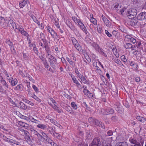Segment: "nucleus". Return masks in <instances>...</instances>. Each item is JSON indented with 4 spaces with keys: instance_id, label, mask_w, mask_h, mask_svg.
Masks as SVG:
<instances>
[{
    "instance_id": "nucleus-34",
    "label": "nucleus",
    "mask_w": 146,
    "mask_h": 146,
    "mask_svg": "<svg viewBox=\"0 0 146 146\" xmlns=\"http://www.w3.org/2000/svg\"><path fill=\"white\" fill-rule=\"evenodd\" d=\"M71 106L74 110H76L78 106L74 102H72L71 103Z\"/></svg>"
},
{
    "instance_id": "nucleus-12",
    "label": "nucleus",
    "mask_w": 146,
    "mask_h": 146,
    "mask_svg": "<svg viewBox=\"0 0 146 146\" xmlns=\"http://www.w3.org/2000/svg\"><path fill=\"white\" fill-rule=\"evenodd\" d=\"M124 47L127 49H131L132 50H133L134 48H136V45H132L131 44L126 43L124 44Z\"/></svg>"
},
{
    "instance_id": "nucleus-11",
    "label": "nucleus",
    "mask_w": 146,
    "mask_h": 146,
    "mask_svg": "<svg viewBox=\"0 0 146 146\" xmlns=\"http://www.w3.org/2000/svg\"><path fill=\"white\" fill-rule=\"evenodd\" d=\"M102 18L105 24L108 27H110L111 26V23L103 15L102 16Z\"/></svg>"
},
{
    "instance_id": "nucleus-44",
    "label": "nucleus",
    "mask_w": 146,
    "mask_h": 146,
    "mask_svg": "<svg viewBox=\"0 0 146 146\" xmlns=\"http://www.w3.org/2000/svg\"><path fill=\"white\" fill-rule=\"evenodd\" d=\"M74 45L78 50L79 51L80 50V46L78 42H77V44H74Z\"/></svg>"
},
{
    "instance_id": "nucleus-62",
    "label": "nucleus",
    "mask_w": 146,
    "mask_h": 146,
    "mask_svg": "<svg viewBox=\"0 0 146 146\" xmlns=\"http://www.w3.org/2000/svg\"><path fill=\"white\" fill-rule=\"evenodd\" d=\"M25 123V122H23L21 121H19L18 122V124L23 127Z\"/></svg>"
},
{
    "instance_id": "nucleus-61",
    "label": "nucleus",
    "mask_w": 146,
    "mask_h": 146,
    "mask_svg": "<svg viewBox=\"0 0 146 146\" xmlns=\"http://www.w3.org/2000/svg\"><path fill=\"white\" fill-rule=\"evenodd\" d=\"M33 98L35 99L38 102H39L40 101V99L35 95H34V96H33Z\"/></svg>"
},
{
    "instance_id": "nucleus-64",
    "label": "nucleus",
    "mask_w": 146,
    "mask_h": 146,
    "mask_svg": "<svg viewBox=\"0 0 146 146\" xmlns=\"http://www.w3.org/2000/svg\"><path fill=\"white\" fill-rule=\"evenodd\" d=\"M102 146H112L111 143H105V144L103 145Z\"/></svg>"
},
{
    "instance_id": "nucleus-55",
    "label": "nucleus",
    "mask_w": 146,
    "mask_h": 146,
    "mask_svg": "<svg viewBox=\"0 0 146 146\" xmlns=\"http://www.w3.org/2000/svg\"><path fill=\"white\" fill-rule=\"evenodd\" d=\"M107 134L108 136H111L113 134V131L111 130H109L108 131L107 133Z\"/></svg>"
},
{
    "instance_id": "nucleus-40",
    "label": "nucleus",
    "mask_w": 146,
    "mask_h": 146,
    "mask_svg": "<svg viewBox=\"0 0 146 146\" xmlns=\"http://www.w3.org/2000/svg\"><path fill=\"white\" fill-rule=\"evenodd\" d=\"M98 52L100 54H101L102 55L104 56L105 57H107V55L103 51V50L102 48H101L100 50H99Z\"/></svg>"
},
{
    "instance_id": "nucleus-16",
    "label": "nucleus",
    "mask_w": 146,
    "mask_h": 146,
    "mask_svg": "<svg viewBox=\"0 0 146 146\" xmlns=\"http://www.w3.org/2000/svg\"><path fill=\"white\" fill-rule=\"evenodd\" d=\"M40 139H42L43 141H44V140H45L50 145L52 144V143L53 142V141L48 136H47L46 138L42 137H41Z\"/></svg>"
},
{
    "instance_id": "nucleus-13",
    "label": "nucleus",
    "mask_w": 146,
    "mask_h": 146,
    "mask_svg": "<svg viewBox=\"0 0 146 146\" xmlns=\"http://www.w3.org/2000/svg\"><path fill=\"white\" fill-rule=\"evenodd\" d=\"M17 107L24 110H26L27 108V107L26 105L23 103L21 102H20L18 105H17Z\"/></svg>"
},
{
    "instance_id": "nucleus-47",
    "label": "nucleus",
    "mask_w": 146,
    "mask_h": 146,
    "mask_svg": "<svg viewBox=\"0 0 146 146\" xmlns=\"http://www.w3.org/2000/svg\"><path fill=\"white\" fill-rule=\"evenodd\" d=\"M0 136L3 138L4 140L5 141L7 142V140L8 139V138H7L6 136H5L4 135L2 134V133H0Z\"/></svg>"
},
{
    "instance_id": "nucleus-31",
    "label": "nucleus",
    "mask_w": 146,
    "mask_h": 146,
    "mask_svg": "<svg viewBox=\"0 0 146 146\" xmlns=\"http://www.w3.org/2000/svg\"><path fill=\"white\" fill-rule=\"evenodd\" d=\"M37 127L39 128L42 129H44L46 128L47 126L44 124H38L36 126Z\"/></svg>"
},
{
    "instance_id": "nucleus-35",
    "label": "nucleus",
    "mask_w": 146,
    "mask_h": 146,
    "mask_svg": "<svg viewBox=\"0 0 146 146\" xmlns=\"http://www.w3.org/2000/svg\"><path fill=\"white\" fill-rule=\"evenodd\" d=\"M136 42L134 44H135L134 45H136V47L137 49H139V48L141 45V43L140 42L137 41L136 39Z\"/></svg>"
},
{
    "instance_id": "nucleus-18",
    "label": "nucleus",
    "mask_w": 146,
    "mask_h": 146,
    "mask_svg": "<svg viewBox=\"0 0 146 146\" xmlns=\"http://www.w3.org/2000/svg\"><path fill=\"white\" fill-rule=\"evenodd\" d=\"M116 110L118 113H122L123 112V110L121 106H116L115 107Z\"/></svg>"
},
{
    "instance_id": "nucleus-42",
    "label": "nucleus",
    "mask_w": 146,
    "mask_h": 146,
    "mask_svg": "<svg viewBox=\"0 0 146 146\" xmlns=\"http://www.w3.org/2000/svg\"><path fill=\"white\" fill-rule=\"evenodd\" d=\"M71 40L73 44H77V42H78L77 40L74 37H72L71 38Z\"/></svg>"
},
{
    "instance_id": "nucleus-15",
    "label": "nucleus",
    "mask_w": 146,
    "mask_h": 146,
    "mask_svg": "<svg viewBox=\"0 0 146 146\" xmlns=\"http://www.w3.org/2000/svg\"><path fill=\"white\" fill-rule=\"evenodd\" d=\"M64 109L68 112H70V114L73 113H74L72 109L70 106L68 105L67 104H66Z\"/></svg>"
},
{
    "instance_id": "nucleus-2",
    "label": "nucleus",
    "mask_w": 146,
    "mask_h": 146,
    "mask_svg": "<svg viewBox=\"0 0 146 146\" xmlns=\"http://www.w3.org/2000/svg\"><path fill=\"white\" fill-rule=\"evenodd\" d=\"M137 13V11L135 9H133L130 10L127 13V15L129 19L135 17Z\"/></svg>"
},
{
    "instance_id": "nucleus-58",
    "label": "nucleus",
    "mask_w": 146,
    "mask_h": 146,
    "mask_svg": "<svg viewBox=\"0 0 146 146\" xmlns=\"http://www.w3.org/2000/svg\"><path fill=\"white\" fill-rule=\"evenodd\" d=\"M23 127H25L26 129H28L29 128V125L25 123H24Z\"/></svg>"
},
{
    "instance_id": "nucleus-19",
    "label": "nucleus",
    "mask_w": 146,
    "mask_h": 146,
    "mask_svg": "<svg viewBox=\"0 0 146 146\" xmlns=\"http://www.w3.org/2000/svg\"><path fill=\"white\" fill-rule=\"evenodd\" d=\"M125 38H126L129 39L128 40L130 41V42L133 43H134L136 42V39L133 37H130L129 36H126Z\"/></svg>"
},
{
    "instance_id": "nucleus-43",
    "label": "nucleus",
    "mask_w": 146,
    "mask_h": 146,
    "mask_svg": "<svg viewBox=\"0 0 146 146\" xmlns=\"http://www.w3.org/2000/svg\"><path fill=\"white\" fill-rule=\"evenodd\" d=\"M81 81H83L84 83L85 84H88L90 83L89 81L88 80H86L85 77L83 78V79L81 80Z\"/></svg>"
},
{
    "instance_id": "nucleus-4",
    "label": "nucleus",
    "mask_w": 146,
    "mask_h": 146,
    "mask_svg": "<svg viewBox=\"0 0 146 146\" xmlns=\"http://www.w3.org/2000/svg\"><path fill=\"white\" fill-rule=\"evenodd\" d=\"M48 130L50 133L54 137L57 139L60 138V135L54 131V129L52 127H48Z\"/></svg>"
},
{
    "instance_id": "nucleus-21",
    "label": "nucleus",
    "mask_w": 146,
    "mask_h": 146,
    "mask_svg": "<svg viewBox=\"0 0 146 146\" xmlns=\"http://www.w3.org/2000/svg\"><path fill=\"white\" fill-rule=\"evenodd\" d=\"M92 46L98 52L101 48L95 42L92 43Z\"/></svg>"
},
{
    "instance_id": "nucleus-10",
    "label": "nucleus",
    "mask_w": 146,
    "mask_h": 146,
    "mask_svg": "<svg viewBox=\"0 0 146 146\" xmlns=\"http://www.w3.org/2000/svg\"><path fill=\"white\" fill-rule=\"evenodd\" d=\"M130 19L131 20L130 21L129 24L131 26H136L137 25L138 20H139L137 17L133 18Z\"/></svg>"
},
{
    "instance_id": "nucleus-22",
    "label": "nucleus",
    "mask_w": 146,
    "mask_h": 146,
    "mask_svg": "<svg viewBox=\"0 0 146 146\" xmlns=\"http://www.w3.org/2000/svg\"><path fill=\"white\" fill-rule=\"evenodd\" d=\"M115 146H128V144L126 142H119L117 143Z\"/></svg>"
},
{
    "instance_id": "nucleus-56",
    "label": "nucleus",
    "mask_w": 146,
    "mask_h": 146,
    "mask_svg": "<svg viewBox=\"0 0 146 146\" xmlns=\"http://www.w3.org/2000/svg\"><path fill=\"white\" fill-rule=\"evenodd\" d=\"M22 131L23 132L24 135L25 136H27V135H29V132L26 130L23 129L22 130Z\"/></svg>"
},
{
    "instance_id": "nucleus-46",
    "label": "nucleus",
    "mask_w": 146,
    "mask_h": 146,
    "mask_svg": "<svg viewBox=\"0 0 146 146\" xmlns=\"http://www.w3.org/2000/svg\"><path fill=\"white\" fill-rule=\"evenodd\" d=\"M102 123V122H100V121L96 119L94 125H95L98 126H99L100 125V124Z\"/></svg>"
},
{
    "instance_id": "nucleus-53",
    "label": "nucleus",
    "mask_w": 146,
    "mask_h": 146,
    "mask_svg": "<svg viewBox=\"0 0 146 146\" xmlns=\"http://www.w3.org/2000/svg\"><path fill=\"white\" fill-rule=\"evenodd\" d=\"M32 87L36 92L37 93L39 92L38 90V88L35 85H33L32 86Z\"/></svg>"
},
{
    "instance_id": "nucleus-33",
    "label": "nucleus",
    "mask_w": 146,
    "mask_h": 146,
    "mask_svg": "<svg viewBox=\"0 0 146 146\" xmlns=\"http://www.w3.org/2000/svg\"><path fill=\"white\" fill-rule=\"evenodd\" d=\"M50 121L53 124L55 125H56L58 127H59L60 126V124L58 123V122L56 121V120L53 119H50Z\"/></svg>"
},
{
    "instance_id": "nucleus-20",
    "label": "nucleus",
    "mask_w": 146,
    "mask_h": 146,
    "mask_svg": "<svg viewBox=\"0 0 146 146\" xmlns=\"http://www.w3.org/2000/svg\"><path fill=\"white\" fill-rule=\"evenodd\" d=\"M44 48H45L46 52L48 54V56L50 55V49L49 47L48 46V44L44 45Z\"/></svg>"
},
{
    "instance_id": "nucleus-9",
    "label": "nucleus",
    "mask_w": 146,
    "mask_h": 146,
    "mask_svg": "<svg viewBox=\"0 0 146 146\" xmlns=\"http://www.w3.org/2000/svg\"><path fill=\"white\" fill-rule=\"evenodd\" d=\"M137 17L139 20H143L146 19V12H142L138 14Z\"/></svg>"
},
{
    "instance_id": "nucleus-49",
    "label": "nucleus",
    "mask_w": 146,
    "mask_h": 146,
    "mask_svg": "<svg viewBox=\"0 0 146 146\" xmlns=\"http://www.w3.org/2000/svg\"><path fill=\"white\" fill-rule=\"evenodd\" d=\"M6 43L9 45L10 47H12L13 46V43L9 40H6Z\"/></svg>"
},
{
    "instance_id": "nucleus-6",
    "label": "nucleus",
    "mask_w": 146,
    "mask_h": 146,
    "mask_svg": "<svg viewBox=\"0 0 146 146\" xmlns=\"http://www.w3.org/2000/svg\"><path fill=\"white\" fill-rule=\"evenodd\" d=\"M100 138L96 137L93 140L91 143V146H100Z\"/></svg>"
},
{
    "instance_id": "nucleus-45",
    "label": "nucleus",
    "mask_w": 146,
    "mask_h": 146,
    "mask_svg": "<svg viewBox=\"0 0 146 146\" xmlns=\"http://www.w3.org/2000/svg\"><path fill=\"white\" fill-rule=\"evenodd\" d=\"M75 72L77 76L79 75H80L81 74L79 72L77 68L76 67L74 68Z\"/></svg>"
},
{
    "instance_id": "nucleus-5",
    "label": "nucleus",
    "mask_w": 146,
    "mask_h": 146,
    "mask_svg": "<svg viewBox=\"0 0 146 146\" xmlns=\"http://www.w3.org/2000/svg\"><path fill=\"white\" fill-rule=\"evenodd\" d=\"M129 141L131 143L134 144V145L141 144L142 146L143 145L144 142L143 139L141 137L140 138L139 142L137 141L136 139L133 138L129 139Z\"/></svg>"
},
{
    "instance_id": "nucleus-14",
    "label": "nucleus",
    "mask_w": 146,
    "mask_h": 146,
    "mask_svg": "<svg viewBox=\"0 0 146 146\" xmlns=\"http://www.w3.org/2000/svg\"><path fill=\"white\" fill-rule=\"evenodd\" d=\"M9 80V82L11 84V85L12 86H15L17 83L18 81L16 78H15L14 80L13 78H10Z\"/></svg>"
},
{
    "instance_id": "nucleus-23",
    "label": "nucleus",
    "mask_w": 146,
    "mask_h": 146,
    "mask_svg": "<svg viewBox=\"0 0 146 146\" xmlns=\"http://www.w3.org/2000/svg\"><path fill=\"white\" fill-rule=\"evenodd\" d=\"M0 80L1 82L2 83L3 86H5L7 88H8V85L7 84L6 82L3 79V77L2 76L1 77Z\"/></svg>"
},
{
    "instance_id": "nucleus-60",
    "label": "nucleus",
    "mask_w": 146,
    "mask_h": 146,
    "mask_svg": "<svg viewBox=\"0 0 146 146\" xmlns=\"http://www.w3.org/2000/svg\"><path fill=\"white\" fill-rule=\"evenodd\" d=\"M66 24L69 28L72 25L71 22L69 21H66Z\"/></svg>"
},
{
    "instance_id": "nucleus-59",
    "label": "nucleus",
    "mask_w": 146,
    "mask_h": 146,
    "mask_svg": "<svg viewBox=\"0 0 146 146\" xmlns=\"http://www.w3.org/2000/svg\"><path fill=\"white\" fill-rule=\"evenodd\" d=\"M111 120L113 121H116L117 120V118L116 116H112L111 119Z\"/></svg>"
},
{
    "instance_id": "nucleus-51",
    "label": "nucleus",
    "mask_w": 146,
    "mask_h": 146,
    "mask_svg": "<svg viewBox=\"0 0 146 146\" xmlns=\"http://www.w3.org/2000/svg\"><path fill=\"white\" fill-rule=\"evenodd\" d=\"M121 59L122 61L124 62H127V59L124 55H122L121 57Z\"/></svg>"
},
{
    "instance_id": "nucleus-54",
    "label": "nucleus",
    "mask_w": 146,
    "mask_h": 146,
    "mask_svg": "<svg viewBox=\"0 0 146 146\" xmlns=\"http://www.w3.org/2000/svg\"><path fill=\"white\" fill-rule=\"evenodd\" d=\"M89 98H91L93 96V93H91L89 91L88 92V93L87 95Z\"/></svg>"
},
{
    "instance_id": "nucleus-25",
    "label": "nucleus",
    "mask_w": 146,
    "mask_h": 146,
    "mask_svg": "<svg viewBox=\"0 0 146 146\" xmlns=\"http://www.w3.org/2000/svg\"><path fill=\"white\" fill-rule=\"evenodd\" d=\"M80 29L82 30V31L86 34L88 33V31L86 28L85 26L84 25V24H81V25L80 26Z\"/></svg>"
},
{
    "instance_id": "nucleus-57",
    "label": "nucleus",
    "mask_w": 146,
    "mask_h": 146,
    "mask_svg": "<svg viewBox=\"0 0 146 146\" xmlns=\"http://www.w3.org/2000/svg\"><path fill=\"white\" fill-rule=\"evenodd\" d=\"M105 33L108 37H110L112 36L111 34L107 30H105Z\"/></svg>"
},
{
    "instance_id": "nucleus-48",
    "label": "nucleus",
    "mask_w": 146,
    "mask_h": 146,
    "mask_svg": "<svg viewBox=\"0 0 146 146\" xmlns=\"http://www.w3.org/2000/svg\"><path fill=\"white\" fill-rule=\"evenodd\" d=\"M33 50L35 53L36 54L38 55V50L37 49V48L36 47L35 45L34 46H33Z\"/></svg>"
},
{
    "instance_id": "nucleus-52",
    "label": "nucleus",
    "mask_w": 146,
    "mask_h": 146,
    "mask_svg": "<svg viewBox=\"0 0 146 146\" xmlns=\"http://www.w3.org/2000/svg\"><path fill=\"white\" fill-rule=\"evenodd\" d=\"M9 101L11 102L12 104H13L16 107H17V104L16 103L14 102L12 100V99L9 98Z\"/></svg>"
},
{
    "instance_id": "nucleus-32",
    "label": "nucleus",
    "mask_w": 146,
    "mask_h": 146,
    "mask_svg": "<svg viewBox=\"0 0 146 146\" xmlns=\"http://www.w3.org/2000/svg\"><path fill=\"white\" fill-rule=\"evenodd\" d=\"M96 119L93 117H90L88 119L89 122L92 124L94 125Z\"/></svg>"
},
{
    "instance_id": "nucleus-27",
    "label": "nucleus",
    "mask_w": 146,
    "mask_h": 146,
    "mask_svg": "<svg viewBox=\"0 0 146 146\" xmlns=\"http://www.w3.org/2000/svg\"><path fill=\"white\" fill-rule=\"evenodd\" d=\"M27 4V2L26 1L23 0L22 1L19 3V5L21 8L23 7Z\"/></svg>"
},
{
    "instance_id": "nucleus-29",
    "label": "nucleus",
    "mask_w": 146,
    "mask_h": 146,
    "mask_svg": "<svg viewBox=\"0 0 146 146\" xmlns=\"http://www.w3.org/2000/svg\"><path fill=\"white\" fill-rule=\"evenodd\" d=\"M30 119L33 122L35 123H36L39 124L40 123V121H39L38 120L34 118V117L32 116H31L29 117Z\"/></svg>"
},
{
    "instance_id": "nucleus-50",
    "label": "nucleus",
    "mask_w": 146,
    "mask_h": 146,
    "mask_svg": "<svg viewBox=\"0 0 146 146\" xmlns=\"http://www.w3.org/2000/svg\"><path fill=\"white\" fill-rule=\"evenodd\" d=\"M22 86V85L21 84L18 85L15 88V89L16 90H20L21 89Z\"/></svg>"
},
{
    "instance_id": "nucleus-7",
    "label": "nucleus",
    "mask_w": 146,
    "mask_h": 146,
    "mask_svg": "<svg viewBox=\"0 0 146 146\" xmlns=\"http://www.w3.org/2000/svg\"><path fill=\"white\" fill-rule=\"evenodd\" d=\"M47 31L50 33L52 37L53 38H56V36H58L57 34L55 32L53 29L49 27H47Z\"/></svg>"
},
{
    "instance_id": "nucleus-3",
    "label": "nucleus",
    "mask_w": 146,
    "mask_h": 146,
    "mask_svg": "<svg viewBox=\"0 0 146 146\" xmlns=\"http://www.w3.org/2000/svg\"><path fill=\"white\" fill-rule=\"evenodd\" d=\"M114 112V111L111 108H108L107 109H102L101 114L104 115L112 114Z\"/></svg>"
},
{
    "instance_id": "nucleus-63",
    "label": "nucleus",
    "mask_w": 146,
    "mask_h": 146,
    "mask_svg": "<svg viewBox=\"0 0 146 146\" xmlns=\"http://www.w3.org/2000/svg\"><path fill=\"white\" fill-rule=\"evenodd\" d=\"M78 146H88V145L84 142H82L81 144L79 145Z\"/></svg>"
},
{
    "instance_id": "nucleus-30",
    "label": "nucleus",
    "mask_w": 146,
    "mask_h": 146,
    "mask_svg": "<svg viewBox=\"0 0 146 146\" xmlns=\"http://www.w3.org/2000/svg\"><path fill=\"white\" fill-rule=\"evenodd\" d=\"M91 15H90V21L91 22L93 23L94 25H97V22L96 19L94 18L92 16L91 17Z\"/></svg>"
},
{
    "instance_id": "nucleus-17",
    "label": "nucleus",
    "mask_w": 146,
    "mask_h": 146,
    "mask_svg": "<svg viewBox=\"0 0 146 146\" xmlns=\"http://www.w3.org/2000/svg\"><path fill=\"white\" fill-rule=\"evenodd\" d=\"M112 60L114 61L115 63L118 64L119 65L122 66L123 67H125V66L122 64V62L119 60L117 59L116 58L113 57L112 58Z\"/></svg>"
},
{
    "instance_id": "nucleus-41",
    "label": "nucleus",
    "mask_w": 146,
    "mask_h": 146,
    "mask_svg": "<svg viewBox=\"0 0 146 146\" xmlns=\"http://www.w3.org/2000/svg\"><path fill=\"white\" fill-rule=\"evenodd\" d=\"M48 61L49 62L51 66L52 67L54 68L55 67V66L54 63V61L48 58Z\"/></svg>"
},
{
    "instance_id": "nucleus-37",
    "label": "nucleus",
    "mask_w": 146,
    "mask_h": 146,
    "mask_svg": "<svg viewBox=\"0 0 146 146\" xmlns=\"http://www.w3.org/2000/svg\"><path fill=\"white\" fill-rule=\"evenodd\" d=\"M97 29L98 32L99 33L101 34L102 33V27L99 25H98L97 26Z\"/></svg>"
},
{
    "instance_id": "nucleus-24",
    "label": "nucleus",
    "mask_w": 146,
    "mask_h": 146,
    "mask_svg": "<svg viewBox=\"0 0 146 146\" xmlns=\"http://www.w3.org/2000/svg\"><path fill=\"white\" fill-rule=\"evenodd\" d=\"M136 119L141 122L144 123L146 121V119L145 118L139 116H137L136 117Z\"/></svg>"
},
{
    "instance_id": "nucleus-38",
    "label": "nucleus",
    "mask_w": 146,
    "mask_h": 146,
    "mask_svg": "<svg viewBox=\"0 0 146 146\" xmlns=\"http://www.w3.org/2000/svg\"><path fill=\"white\" fill-rule=\"evenodd\" d=\"M139 49H136L134 48V50H135V51H134V52H133V54L134 55H138V54H139L140 53V50H139Z\"/></svg>"
},
{
    "instance_id": "nucleus-1",
    "label": "nucleus",
    "mask_w": 146,
    "mask_h": 146,
    "mask_svg": "<svg viewBox=\"0 0 146 146\" xmlns=\"http://www.w3.org/2000/svg\"><path fill=\"white\" fill-rule=\"evenodd\" d=\"M0 23L1 26L2 27H7L9 25V24H11L13 28H14V26H16V24L12 19H7L4 18L3 17H0Z\"/></svg>"
},
{
    "instance_id": "nucleus-8",
    "label": "nucleus",
    "mask_w": 146,
    "mask_h": 146,
    "mask_svg": "<svg viewBox=\"0 0 146 146\" xmlns=\"http://www.w3.org/2000/svg\"><path fill=\"white\" fill-rule=\"evenodd\" d=\"M31 135H33L35 138H40L41 137H42V136H41V135L39 134L36 130L34 129H32L31 130Z\"/></svg>"
},
{
    "instance_id": "nucleus-39",
    "label": "nucleus",
    "mask_w": 146,
    "mask_h": 146,
    "mask_svg": "<svg viewBox=\"0 0 146 146\" xmlns=\"http://www.w3.org/2000/svg\"><path fill=\"white\" fill-rule=\"evenodd\" d=\"M23 101L25 102L28 104L32 106H34V103L31 102V101L27 99H25Z\"/></svg>"
},
{
    "instance_id": "nucleus-36",
    "label": "nucleus",
    "mask_w": 146,
    "mask_h": 146,
    "mask_svg": "<svg viewBox=\"0 0 146 146\" xmlns=\"http://www.w3.org/2000/svg\"><path fill=\"white\" fill-rule=\"evenodd\" d=\"M48 58L49 59L52 60L54 62H57V60L56 58L53 56L52 55H50L49 56Z\"/></svg>"
},
{
    "instance_id": "nucleus-28",
    "label": "nucleus",
    "mask_w": 146,
    "mask_h": 146,
    "mask_svg": "<svg viewBox=\"0 0 146 146\" xmlns=\"http://www.w3.org/2000/svg\"><path fill=\"white\" fill-rule=\"evenodd\" d=\"M54 104L52 107L56 111H57L58 113H60L61 112V110L56 105Z\"/></svg>"
},
{
    "instance_id": "nucleus-26",
    "label": "nucleus",
    "mask_w": 146,
    "mask_h": 146,
    "mask_svg": "<svg viewBox=\"0 0 146 146\" xmlns=\"http://www.w3.org/2000/svg\"><path fill=\"white\" fill-rule=\"evenodd\" d=\"M129 62L131 66H133V67L135 69H137V64L136 63H135V62L133 61H129Z\"/></svg>"
}]
</instances>
